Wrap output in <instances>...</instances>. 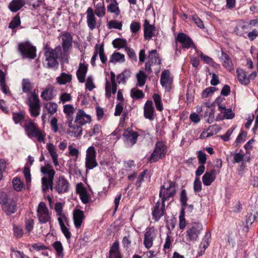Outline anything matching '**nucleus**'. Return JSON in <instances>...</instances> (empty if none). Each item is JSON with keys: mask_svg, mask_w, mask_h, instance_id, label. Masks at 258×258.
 <instances>
[{"mask_svg": "<svg viewBox=\"0 0 258 258\" xmlns=\"http://www.w3.org/2000/svg\"><path fill=\"white\" fill-rule=\"evenodd\" d=\"M91 117L84 110L79 109L76 115L75 120L69 119L67 122L70 129L67 131L68 134L72 137H78L82 135V126L90 123Z\"/></svg>", "mask_w": 258, "mask_h": 258, "instance_id": "obj_1", "label": "nucleus"}, {"mask_svg": "<svg viewBox=\"0 0 258 258\" xmlns=\"http://www.w3.org/2000/svg\"><path fill=\"white\" fill-rule=\"evenodd\" d=\"M41 172L44 174L47 175V177L44 176L42 178V190L45 191L49 188H52V183L55 172L52 166L48 163H45L44 165L41 166Z\"/></svg>", "mask_w": 258, "mask_h": 258, "instance_id": "obj_2", "label": "nucleus"}, {"mask_svg": "<svg viewBox=\"0 0 258 258\" xmlns=\"http://www.w3.org/2000/svg\"><path fill=\"white\" fill-rule=\"evenodd\" d=\"M26 135L30 138L35 137L37 138L39 142H42L44 140L45 135L37 127V125L32 122L31 119L25 120L23 125Z\"/></svg>", "mask_w": 258, "mask_h": 258, "instance_id": "obj_3", "label": "nucleus"}, {"mask_svg": "<svg viewBox=\"0 0 258 258\" xmlns=\"http://www.w3.org/2000/svg\"><path fill=\"white\" fill-rule=\"evenodd\" d=\"M37 216L39 223L44 224L48 222L50 225L51 213L43 202H40L37 209Z\"/></svg>", "mask_w": 258, "mask_h": 258, "instance_id": "obj_4", "label": "nucleus"}, {"mask_svg": "<svg viewBox=\"0 0 258 258\" xmlns=\"http://www.w3.org/2000/svg\"><path fill=\"white\" fill-rule=\"evenodd\" d=\"M19 50L23 58L33 59L36 56V48L29 42L20 43Z\"/></svg>", "mask_w": 258, "mask_h": 258, "instance_id": "obj_5", "label": "nucleus"}, {"mask_svg": "<svg viewBox=\"0 0 258 258\" xmlns=\"http://www.w3.org/2000/svg\"><path fill=\"white\" fill-rule=\"evenodd\" d=\"M96 152L93 146H90L86 150L85 158V166L87 169H92L98 164L96 159Z\"/></svg>", "mask_w": 258, "mask_h": 258, "instance_id": "obj_6", "label": "nucleus"}, {"mask_svg": "<svg viewBox=\"0 0 258 258\" xmlns=\"http://www.w3.org/2000/svg\"><path fill=\"white\" fill-rule=\"evenodd\" d=\"M59 49L48 50L45 53L44 63L48 68H55L57 65L56 59Z\"/></svg>", "mask_w": 258, "mask_h": 258, "instance_id": "obj_7", "label": "nucleus"}, {"mask_svg": "<svg viewBox=\"0 0 258 258\" xmlns=\"http://www.w3.org/2000/svg\"><path fill=\"white\" fill-rule=\"evenodd\" d=\"M144 27V36L146 40H150L153 37L155 36L158 34V31L155 27L150 23L147 19H145L143 24Z\"/></svg>", "mask_w": 258, "mask_h": 258, "instance_id": "obj_8", "label": "nucleus"}, {"mask_svg": "<svg viewBox=\"0 0 258 258\" xmlns=\"http://www.w3.org/2000/svg\"><path fill=\"white\" fill-rule=\"evenodd\" d=\"M117 89V84L115 82V75L111 72L110 73V81L106 79L105 85V94L107 97L111 96V93L114 94Z\"/></svg>", "mask_w": 258, "mask_h": 258, "instance_id": "obj_9", "label": "nucleus"}, {"mask_svg": "<svg viewBox=\"0 0 258 258\" xmlns=\"http://www.w3.org/2000/svg\"><path fill=\"white\" fill-rule=\"evenodd\" d=\"M69 188L70 183L63 176H59L55 181L54 189L58 194L67 192Z\"/></svg>", "mask_w": 258, "mask_h": 258, "instance_id": "obj_10", "label": "nucleus"}, {"mask_svg": "<svg viewBox=\"0 0 258 258\" xmlns=\"http://www.w3.org/2000/svg\"><path fill=\"white\" fill-rule=\"evenodd\" d=\"M202 229L203 226L201 224L193 223L191 227L187 231V235L190 240H196L198 238Z\"/></svg>", "mask_w": 258, "mask_h": 258, "instance_id": "obj_11", "label": "nucleus"}, {"mask_svg": "<svg viewBox=\"0 0 258 258\" xmlns=\"http://www.w3.org/2000/svg\"><path fill=\"white\" fill-rule=\"evenodd\" d=\"M173 77L169 70H164L162 72V88H164L166 91H169L172 88Z\"/></svg>", "mask_w": 258, "mask_h": 258, "instance_id": "obj_12", "label": "nucleus"}, {"mask_svg": "<svg viewBox=\"0 0 258 258\" xmlns=\"http://www.w3.org/2000/svg\"><path fill=\"white\" fill-rule=\"evenodd\" d=\"M176 40L181 44L184 48L188 49L194 46V44L191 38L183 33H179L176 38Z\"/></svg>", "mask_w": 258, "mask_h": 258, "instance_id": "obj_13", "label": "nucleus"}, {"mask_svg": "<svg viewBox=\"0 0 258 258\" xmlns=\"http://www.w3.org/2000/svg\"><path fill=\"white\" fill-rule=\"evenodd\" d=\"M76 190L83 204H86L89 203L91 199L90 195L82 183L77 184Z\"/></svg>", "mask_w": 258, "mask_h": 258, "instance_id": "obj_14", "label": "nucleus"}, {"mask_svg": "<svg viewBox=\"0 0 258 258\" xmlns=\"http://www.w3.org/2000/svg\"><path fill=\"white\" fill-rule=\"evenodd\" d=\"M124 141L130 145H134L137 140L138 134L131 130L127 128L123 134Z\"/></svg>", "mask_w": 258, "mask_h": 258, "instance_id": "obj_15", "label": "nucleus"}, {"mask_svg": "<svg viewBox=\"0 0 258 258\" xmlns=\"http://www.w3.org/2000/svg\"><path fill=\"white\" fill-rule=\"evenodd\" d=\"M144 115L146 118L152 120L154 119L155 114L152 101H147L144 107Z\"/></svg>", "mask_w": 258, "mask_h": 258, "instance_id": "obj_16", "label": "nucleus"}, {"mask_svg": "<svg viewBox=\"0 0 258 258\" xmlns=\"http://www.w3.org/2000/svg\"><path fill=\"white\" fill-rule=\"evenodd\" d=\"M85 219L84 213L79 209H75L73 211V221L75 226L79 228Z\"/></svg>", "mask_w": 258, "mask_h": 258, "instance_id": "obj_17", "label": "nucleus"}, {"mask_svg": "<svg viewBox=\"0 0 258 258\" xmlns=\"http://www.w3.org/2000/svg\"><path fill=\"white\" fill-rule=\"evenodd\" d=\"M95 14L99 18L105 15V8L104 0H93Z\"/></svg>", "mask_w": 258, "mask_h": 258, "instance_id": "obj_18", "label": "nucleus"}, {"mask_svg": "<svg viewBox=\"0 0 258 258\" xmlns=\"http://www.w3.org/2000/svg\"><path fill=\"white\" fill-rule=\"evenodd\" d=\"M155 236L154 230L150 228L145 233L144 243L146 248H149L153 245V241Z\"/></svg>", "mask_w": 258, "mask_h": 258, "instance_id": "obj_19", "label": "nucleus"}, {"mask_svg": "<svg viewBox=\"0 0 258 258\" xmlns=\"http://www.w3.org/2000/svg\"><path fill=\"white\" fill-rule=\"evenodd\" d=\"M219 172V171L217 172L215 169H213L210 172H206L202 178L204 184L206 186L210 185L215 179L216 174Z\"/></svg>", "mask_w": 258, "mask_h": 258, "instance_id": "obj_20", "label": "nucleus"}, {"mask_svg": "<svg viewBox=\"0 0 258 258\" xmlns=\"http://www.w3.org/2000/svg\"><path fill=\"white\" fill-rule=\"evenodd\" d=\"M47 149L51 157L52 162L55 167H59L58 162V155L56 153V149L54 145L51 143H47L46 145Z\"/></svg>", "mask_w": 258, "mask_h": 258, "instance_id": "obj_21", "label": "nucleus"}, {"mask_svg": "<svg viewBox=\"0 0 258 258\" xmlns=\"http://www.w3.org/2000/svg\"><path fill=\"white\" fill-rule=\"evenodd\" d=\"M86 14L88 26L91 30H93L96 27V21L93 9L88 8Z\"/></svg>", "mask_w": 258, "mask_h": 258, "instance_id": "obj_22", "label": "nucleus"}, {"mask_svg": "<svg viewBox=\"0 0 258 258\" xmlns=\"http://www.w3.org/2000/svg\"><path fill=\"white\" fill-rule=\"evenodd\" d=\"M25 4V0H13L9 5L8 8L12 12L19 11Z\"/></svg>", "mask_w": 258, "mask_h": 258, "instance_id": "obj_23", "label": "nucleus"}, {"mask_svg": "<svg viewBox=\"0 0 258 258\" xmlns=\"http://www.w3.org/2000/svg\"><path fill=\"white\" fill-rule=\"evenodd\" d=\"M161 156V143L158 142L155 149L149 158V162L152 163L156 162Z\"/></svg>", "mask_w": 258, "mask_h": 258, "instance_id": "obj_24", "label": "nucleus"}, {"mask_svg": "<svg viewBox=\"0 0 258 258\" xmlns=\"http://www.w3.org/2000/svg\"><path fill=\"white\" fill-rule=\"evenodd\" d=\"M61 39L63 50L66 51L72 47V37L70 34L66 33L62 35Z\"/></svg>", "mask_w": 258, "mask_h": 258, "instance_id": "obj_25", "label": "nucleus"}, {"mask_svg": "<svg viewBox=\"0 0 258 258\" xmlns=\"http://www.w3.org/2000/svg\"><path fill=\"white\" fill-rule=\"evenodd\" d=\"M220 59L222 61L223 66L228 71H231L233 69L232 61L227 54L224 52H222Z\"/></svg>", "mask_w": 258, "mask_h": 258, "instance_id": "obj_26", "label": "nucleus"}, {"mask_svg": "<svg viewBox=\"0 0 258 258\" xmlns=\"http://www.w3.org/2000/svg\"><path fill=\"white\" fill-rule=\"evenodd\" d=\"M87 70V66L84 63H80L79 69L77 72V78L80 82L83 83L85 81Z\"/></svg>", "mask_w": 258, "mask_h": 258, "instance_id": "obj_27", "label": "nucleus"}, {"mask_svg": "<svg viewBox=\"0 0 258 258\" xmlns=\"http://www.w3.org/2000/svg\"><path fill=\"white\" fill-rule=\"evenodd\" d=\"M125 61V56L119 52H114L111 56L109 62L114 63H121Z\"/></svg>", "mask_w": 258, "mask_h": 258, "instance_id": "obj_28", "label": "nucleus"}, {"mask_svg": "<svg viewBox=\"0 0 258 258\" xmlns=\"http://www.w3.org/2000/svg\"><path fill=\"white\" fill-rule=\"evenodd\" d=\"M3 209L7 215L13 214L16 211V203L15 201H12L9 203H6L3 205Z\"/></svg>", "mask_w": 258, "mask_h": 258, "instance_id": "obj_29", "label": "nucleus"}, {"mask_svg": "<svg viewBox=\"0 0 258 258\" xmlns=\"http://www.w3.org/2000/svg\"><path fill=\"white\" fill-rule=\"evenodd\" d=\"M44 111H47L50 115H53L57 110V104L52 102H47L44 104Z\"/></svg>", "mask_w": 258, "mask_h": 258, "instance_id": "obj_30", "label": "nucleus"}, {"mask_svg": "<svg viewBox=\"0 0 258 258\" xmlns=\"http://www.w3.org/2000/svg\"><path fill=\"white\" fill-rule=\"evenodd\" d=\"M236 72L238 80L241 84L247 85L249 83V78L244 71L242 69H237Z\"/></svg>", "mask_w": 258, "mask_h": 258, "instance_id": "obj_31", "label": "nucleus"}, {"mask_svg": "<svg viewBox=\"0 0 258 258\" xmlns=\"http://www.w3.org/2000/svg\"><path fill=\"white\" fill-rule=\"evenodd\" d=\"M137 80V85L139 87H143L146 83L147 75L143 71H139L136 75Z\"/></svg>", "mask_w": 258, "mask_h": 258, "instance_id": "obj_32", "label": "nucleus"}, {"mask_svg": "<svg viewBox=\"0 0 258 258\" xmlns=\"http://www.w3.org/2000/svg\"><path fill=\"white\" fill-rule=\"evenodd\" d=\"M221 113L223 114V115L220 114L217 115L216 119L217 120H223L224 118L230 119L233 118L234 116V113H233L232 110L229 108H226L224 110H223Z\"/></svg>", "mask_w": 258, "mask_h": 258, "instance_id": "obj_33", "label": "nucleus"}, {"mask_svg": "<svg viewBox=\"0 0 258 258\" xmlns=\"http://www.w3.org/2000/svg\"><path fill=\"white\" fill-rule=\"evenodd\" d=\"M57 82L59 84H66L72 80V75L65 73H61L60 75L56 78Z\"/></svg>", "mask_w": 258, "mask_h": 258, "instance_id": "obj_34", "label": "nucleus"}, {"mask_svg": "<svg viewBox=\"0 0 258 258\" xmlns=\"http://www.w3.org/2000/svg\"><path fill=\"white\" fill-rule=\"evenodd\" d=\"M161 203L160 202L156 203L155 206L154 207V210L152 212V215L153 219L156 221H158L160 220L161 216Z\"/></svg>", "mask_w": 258, "mask_h": 258, "instance_id": "obj_35", "label": "nucleus"}, {"mask_svg": "<svg viewBox=\"0 0 258 258\" xmlns=\"http://www.w3.org/2000/svg\"><path fill=\"white\" fill-rule=\"evenodd\" d=\"M13 187L17 191H20L24 188V184L20 178L15 177L12 180Z\"/></svg>", "mask_w": 258, "mask_h": 258, "instance_id": "obj_36", "label": "nucleus"}, {"mask_svg": "<svg viewBox=\"0 0 258 258\" xmlns=\"http://www.w3.org/2000/svg\"><path fill=\"white\" fill-rule=\"evenodd\" d=\"M25 118V112L24 111H20L17 112H14L13 114V119L16 124L21 123Z\"/></svg>", "mask_w": 258, "mask_h": 258, "instance_id": "obj_37", "label": "nucleus"}, {"mask_svg": "<svg viewBox=\"0 0 258 258\" xmlns=\"http://www.w3.org/2000/svg\"><path fill=\"white\" fill-rule=\"evenodd\" d=\"M109 258H120L118 243L115 242L113 244L110 250Z\"/></svg>", "mask_w": 258, "mask_h": 258, "instance_id": "obj_38", "label": "nucleus"}, {"mask_svg": "<svg viewBox=\"0 0 258 258\" xmlns=\"http://www.w3.org/2000/svg\"><path fill=\"white\" fill-rule=\"evenodd\" d=\"M148 58L149 59V62H150L152 64L153 63L159 64L160 63V59L159 58L156 50H153L149 52Z\"/></svg>", "mask_w": 258, "mask_h": 258, "instance_id": "obj_39", "label": "nucleus"}, {"mask_svg": "<svg viewBox=\"0 0 258 258\" xmlns=\"http://www.w3.org/2000/svg\"><path fill=\"white\" fill-rule=\"evenodd\" d=\"M107 10L111 13L114 14L115 15L118 16L120 14V10L118 6V3L116 1L111 2L110 4L107 6Z\"/></svg>", "mask_w": 258, "mask_h": 258, "instance_id": "obj_40", "label": "nucleus"}, {"mask_svg": "<svg viewBox=\"0 0 258 258\" xmlns=\"http://www.w3.org/2000/svg\"><path fill=\"white\" fill-rule=\"evenodd\" d=\"M23 172L25 178L27 187L28 188H29L31 181V175L30 174V166L26 165L24 167Z\"/></svg>", "mask_w": 258, "mask_h": 258, "instance_id": "obj_41", "label": "nucleus"}, {"mask_svg": "<svg viewBox=\"0 0 258 258\" xmlns=\"http://www.w3.org/2000/svg\"><path fill=\"white\" fill-rule=\"evenodd\" d=\"M41 97L42 99L45 100H49L52 99L54 96L53 95V90L50 88H46L41 94Z\"/></svg>", "mask_w": 258, "mask_h": 258, "instance_id": "obj_42", "label": "nucleus"}, {"mask_svg": "<svg viewBox=\"0 0 258 258\" xmlns=\"http://www.w3.org/2000/svg\"><path fill=\"white\" fill-rule=\"evenodd\" d=\"M113 46L115 48H117L118 49H120L122 48H126V46L127 44V42L126 40L123 39H115L112 41V43Z\"/></svg>", "mask_w": 258, "mask_h": 258, "instance_id": "obj_43", "label": "nucleus"}, {"mask_svg": "<svg viewBox=\"0 0 258 258\" xmlns=\"http://www.w3.org/2000/svg\"><path fill=\"white\" fill-rule=\"evenodd\" d=\"M28 102L29 106L40 104L38 97L34 92L31 93L29 94Z\"/></svg>", "mask_w": 258, "mask_h": 258, "instance_id": "obj_44", "label": "nucleus"}, {"mask_svg": "<svg viewBox=\"0 0 258 258\" xmlns=\"http://www.w3.org/2000/svg\"><path fill=\"white\" fill-rule=\"evenodd\" d=\"M0 86L4 93H8L9 90L5 85V75L2 70H0Z\"/></svg>", "mask_w": 258, "mask_h": 258, "instance_id": "obj_45", "label": "nucleus"}, {"mask_svg": "<svg viewBox=\"0 0 258 258\" xmlns=\"http://www.w3.org/2000/svg\"><path fill=\"white\" fill-rule=\"evenodd\" d=\"M200 57L202 60H203L205 62L211 64L214 67H217L219 65L214 62L213 60V59L209 56L205 55L203 52H201L200 54Z\"/></svg>", "mask_w": 258, "mask_h": 258, "instance_id": "obj_46", "label": "nucleus"}, {"mask_svg": "<svg viewBox=\"0 0 258 258\" xmlns=\"http://www.w3.org/2000/svg\"><path fill=\"white\" fill-rule=\"evenodd\" d=\"M131 96L133 98L140 99L144 96L142 91L137 88H133L131 91Z\"/></svg>", "mask_w": 258, "mask_h": 258, "instance_id": "obj_47", "label": "nucleus"}, {"mask_svg": "<svg viewBox=\"0 0 258 258\" xmlns=\"http://www.w3.org/2000/svg\"><path fill=\"white\" fill-rule=\"evenodd\" d=\"M185 211L184 208L182 207L179 216V226L180 229L184 228L186 226V221L185 219Z\"/></svg>", "mask_w": 258, "mask_h": 258, "instance_id": "obj_48", "label": "nucleus"}, {"mask_svg": "<svg viewBox=\"0 0 258 258\" xmlns=\"http://www.w3.org/2000/svg\"><path fill=\"white\" fill-rule=\"evenodd\" d=\"M29 110L33 116H37L40 114V106L39 104L29 105Z\"/></svg>", "mask_w": 258, "mask_h": 258, "instance_id": "obj_49", "label": "nucleus"}, {"mask_svg": "<svg viewBox=\"0 0 258 258\" xmlns=\"http://www.w3.org/2000/svg\"><path fill=\"white\" fill-rule=\"evenodd\" d=\"M75 110V109L72 105L67 104L63 106V112L68 117H71Z\"/></svg>", "mask_w": 258, "mask_h": 258, "instance_id": "obj_50", "label": "nucleus"}, {"mask_svg": "<svg viewBox=\"0 0 258 258\" xmlns=\"http://www.w3.org/2000/svg\"><path fill=\"white\" fill-rule=\"evenodd\" d=\"M53 246L56 251L57 255L62 257L63 255V247L60 242L55 241L53 244Z\"/></svg>", "mask_w": 258, "mask_h": 258, "instance_id": "obj_51", "label": "nucleus"}, {"mask_svg": "<svg viewBox=\"0 0 258 258\" xmlns=\"http://www.w3.org/2000/svg\"><path fill=\"white\" fill-rule=\"evenodd\" d=\"M166 191V194H168L169 195L166 197L165 195H164L163 197H162V201L166 200L167 197H172L174 195L175 190L174 188V184L173 182L170 184V186L169 187H167ZM163 202V201H162V202Z\"/></svg>", "mask_w": 258, "mask_h": 258, "instance_id": "obj_52", "label": "nucleus"}, {"mask_svg": "<svg viewBox=\"0 0 258 258\" xmlns=\"http://www.w3.org/2000/svg\"><path fill=\"white\" fill-rule=\"evenodd\" d=\"M141 28V24L139 22L133 21L130 25V29L132 33H136Z\"/></svg>", "mask_w": 258, "mask_h": 258, "instance_id": "obj_53", "label": "nucleus"}, {"mask_svg": "<svg viewBox=\"0 0 258 258\" xmlns=\"http://www.w3.org/2000/svg\"><path fill=\"white\" fill-rule=\"evenodd\" d=\"M216 90V88L213 87L207 88L204 90H203L202 96L203 98L208 97L211 96Z\"/></svg>", "mask_w": 258, "mask_h": 258, "instance_id": "obj_54", "label": "nucleus"}, {"mask_svg": "<svg viewBox=\"0 0 258 258\" xmlns=\"http://www.w3.org/2000/svg\"><path fill=\"white\" fill-rule=\"evenodd\" d=\"M206 113H208V116L207 117V118L205 119V120L209 123H212L214 119V114L213 110L209 108H207Z\"/></svg>", "mask_w": 258, "mask_h": 258, "instance_id": "obj_55", "label": "nucleus"}, {"mask_svg": "<svg viewBox=\"0 0 258 258\" xmlns=\"http://www.w3.org/2000/svg\"><path fill=\"white\" fill-rule=\"evenodd\" d=\"M108 26L110 29L115 28L120 30L122 27V24L121 22L112 20L108 22Z\"/></svg>", "mask_w": 258, "mask_h": 258, "instance_id": "obj_56", "label": "nucleus"}, {"mask_svg": "<svg viewBox=\"0 0 258 258\" xmlns=\"http://www.w3.org/2000/svg\"><path fill=\"white\" fill-rule=\"evenodd\" d=\"M98 54L99 55L101 62L103 63H105L107 61V57L104 54L103 45H98Z\"/></svg>", "mask_w": 258, "mask_h": 258, "instance_id": "obj_57", "label": "nucleus"}, {"mask_svg": "<svg viewBox=\"0 0 258 258\" xmlns=\"http://www.w3.org/2000/svg\"><path fill=\"white\" fill-rule=\"evenodd\" d=\"M256 219L255 214L248 213L246 217V223L247 226H250Z\"/></svg>", "mask_w": 258, "mask_h": 258, "instance_id": "obj_58", "label": "nucleus"}, {"mask_svg": "<svg viewBox=\"0 0 258 258\" xmlns=\"http://www.w3.org/2000/svg\"><path fill=\"white\" fill-rule=\"evenodd\" d=\"M69 155L70 156H74L77 159L79 154V150L74 147L72 145H69L68 147Z\"/></svg>", "mask_w": 258, "mask_h": 258, "instance_id": "obj_59", "label": "nucleus"}, {"mask_svg": "<svg viewBox=\"0 0 258 258\" xmlns=\"http://www.w3.org/2000/svg\"><path fill=\"white\" fill-rule=\"evenodd\" d=\"M20 18L18 15L16 16L10 24L9 27L15 28L20 24Z\"/></svg>", "mask_w": 258, "mask_h": 258, "instance_id": "obj_60", "label": "nucleus"}, {"mask_svg": "<svg viewBox=\"0 0 258 258\" xmlns=\"http://www.w3.org/2000/svg\"><path fill=\"white\" fill-rule=\"evenodd\" d=\"M153 98L156 104L157 110L161 111V98L160 96L156 94L153 95Z\"/></svg>", "mask_w": 258, "mask_h": 258, "instance_id": "obj_61", "label": "nucleus"}, {"mask_svg": "<svg viewBox=\"0 0 258 258\" xmlns=\"http://www.w3.org/2000/svg\"><path fill=\"white\" fill-rule=\"evenodd\" d=\"M57 220L59 224L60 227L65 225L66 223L68 222V218L66 217L64 214L57 215Z\"/></svg>", "mask_w": 258, "mask_h": 258, "instance_id": "obj_62", "label": "nucleus"}, {"mask_svg": "<svg viewBox=\"0 0 258 258\" xmlns=\"http://www.w3.org/2000/svg\"><path fill=\"white\" fill-rule=\"evenodd\" d=\"M194 188L195 192H199L202 189V183L198 177H196L195 180Z\"/></svg>", "mask_w": 258, "mask_h": 258, "instance_id": "obj_63", "label": "nucleus"}, {"mask_svg": "<svg viewBox=\"0 0 258 258\" xmlns=\"http://www.w3.org/2000/svg\"><path fill=\"white\" fill-rule=\"evenodd\" d=\"M22 88L24 92H28L31 89V84L27 79H23L22 81Z\"/></svg>", "mask_w": 258, "mask_h": 258, "instance_id": "obj_64", "label": "nucleus"}]
</instances>
